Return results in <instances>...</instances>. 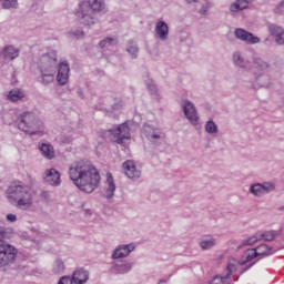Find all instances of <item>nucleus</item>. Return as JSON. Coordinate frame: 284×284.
<instances>
[{"label": "nucleus", "mask_w": 284, "mask_h": 284, "mask_svg": "<svg viewBox=\"0 0 284 284\" xmlns=\"http://www.w3.org/2000/svg\"><path fill=\"white\" fill-rule=\"evenodd\" d=\"M199 0H186V3H196Z\"/></svg>", "instance_id": "49"}, {"label": "nucleus", "mask_w": 284, "mask_h": 284, "mask_svg": "<svg viewBox=\"0 0 284 284\" xmlns=\"http://www.w3.org/2000/svg\"><path fill=\"white\" fill-rule=\"evenodd\" d=\"M255 252H257V256H270V254H274L272 247L267 244H261L255 248Z\"/></svg>", "instance_id": "33"}, {"label": "nucleus", "mask_w": 284, "mask_h": 284, "mask_svg": "<svg viewBox=\"0 0 284 284\" xmlns=\"http://www.w3.org/2000/svg\"><path fill=\"white\" fill-rule=\"evenodd\" d=\"M204 130H205V133L210 134L211 136L219 134V125H216L213 120H209L205 123Z\"/></svg>", "instance_id": "30"}, {"label": "nucleus", "mask_w": 284, "mask_h": 284, "mask_svg": "<svg viewBox=\"0 0 284 284\" xmlns=\"http://www.w3.org/2000/svg\"><path fill=\"white\" fill-rule=\"evenodd\" d=\"M80 3H85L92 12H103L105 10V0H87V2Z\"/></svg>", "instance_id": "23"}, {"label": "nucleus", "mask_w": 284, "mask_h": 284, "mask_svg": "<svg viewBox=\"0 0 284 284\" xmlns=\"http://www.w3.org/2000/svg\"><path fill=\"white\" fill-rule=\"evenodd\" d=\"M6 219L8 223H17V221H19V217H17V214H12V213L7 214Z\"/></svg>", "instance_id": "43"}, {"label": "nucleus", "mask_w": 284, "mask_h": 284, "mask_svg": "<svg viewBox=\"0 0 284 284\" xmlns=\"http://www.w3.org/2000/svg\"><path fill=\"white\" fill-rule=\"evenodd\" d=\"M14 258H17V248L6 242H0V268L6 272L12 266Z\"/></svg>", "instance_id": "8"}, {"label": "nucleus", "mask_w": 284, "mask_h": 284, "mask_svg": "<svg viewBox=\"0 0 284 284\" xmlns=\"http://www.w3.org/2000/svg\"><path fill=\"white\" fill-rule=\"evenodd\" d=\"M40 152L42 156H44V159H49V161L54 158V146L49 142H42L40 144Z\"/></svg>", "instance_id": "26"}, {"label": "nucleus", "mask_w": 284, "mask_h": 284, "mask_svg": "<svg viewBox=\"0 0 284 284\" xmlns=\"http://www.w3.org/2000/svg\"><path fill=\"white\" fill-rule=\"evenodd\" d=\"M18 128L26 134H30L31 136L38 134L39 136H43L45 132V126L43 125V121L37 118V114L33 112H23L18 118Z\"/></svg>", "instance_id": "4"}, {"label": "nucleus", "mask_w": 284, "mask_h": 284, "mask_svg": "<svg viewBox=\"0 0 284 284\" xmlns=\"http://www.w3.org/2000/svg\"><path fill=\"white\" fill-rule=\"evenodd\" d=\"M236 39L240 41H244L248 45H256V43H261V38L255 37L254 34L247 32L245 29L237 28L234 32Z\"/></svg>", "instance_id": "13"}, {"label": "nucleus", "mask_w": 284, "mask_h": 284, "mask_svg": "<svg viewBox=\"0 0 284 284\" xmlns=\"http://www.w3.org/2000/svg\"><path fill=\"white\" fill-rule=\"evenodd\" d=\"M0 2H2V8H4V10H10L11 8H19L18 0H0Z\"/></svg>", "instance_id": "37"}, {"label": "nucleus", "mask_w": 284, "mask_h": 284, "mask_svg": "<svg viewBox=\"0 0 284 284\" xmlns=\"http://www.w3.org/2000/svg\"><path fill=\"white\" fill-rule=\"evenodd\" d=\"M142 134H144L151 143H161L165 140V133L160 129L154 128L152 124H144Z\"/></svg>", "instance_id": "9"}, {"label": "nucleus", "mask_w": 284, "mask_h": 284, "mask_svg": "<svg viewBox=\"0 0 284 284\" xmlns=\"http://www.w3.org/2000/svg\"><path fill=\"white\" fill-rule=\"evenodd\" d=\"M22 99H26V91L23 89L13 88L7 94V101H11V103H17L22 101Z\"/></svg>", "instance_id": "21"}, {"label": "nucleus", "mask_w": 284, "mask_h": 284, "mask_svg": "<svg viewBox=\"0 0 284 284\" xmlns=\"http://www.w3.org/2000/svg\"><path fill=\"white\" fill-rule=\"evenodd\" d=\"M243 265H245V261L241 262L236 258L231 257L226 266V276L231 278L232 274H234V272H239V268L243 267Z\"/></svg>", "instance_id": "22"}, {"label": "nucleus", "mask_w": 284, "mask_h": 284, "mask_svg": "<svg viewBox=\"0 0 284 284\" xmlns=\"http://www.w3.org/2000/svg\"><path fill=\"white\" fill-rule=\"evenodd\" d=\"M275 186L272 182L255 183L250 186V192L253 196H265L270 192H274Z\"/></svg>", "instance_id": "11"}, {"label": "nucleus", "mask_w": 284, "mask_h": 284, "mask_svg": "<svg viewBox=\"0 0 284 284\" xmlns=\"http://www.w3.org/2000/svg\"><path fill=\"white\" fill-rule=\"evenodd\" d=\"M114 192H116V184L114 183V178H112V173H106V182L104 184V196L110 201L113 199Z\"/></svg>", "instance_id": "18"}, {"label": "nucleus", "mask_w": 284, "mask_h": 284, "mask_svg": "<svg viewBox=\"0 0 284 284\" xmlns=\"http://www.w3.org/2000/svg\"><path fill=\"white\" fill-rule=\"evenodd\" d=\"M71 281L73 284H85L90 281V272L84 268H78L73 272Z\"/></svg>", "instance_id": "19"}, {"label": "nucleus", "mask_w": 284, "mask_h": 284, "mask_svg": "<svg viewBox=\"0 0 284 284\" xmlns=\"http://www.w3.org/2000/svg\"><path fill=\"white\" fill-rule=\"evenodd\" d=\"M210 8H212V2L210 1H205L200 10H199V13L202 16V17H207V12H210Z\"/></svg>", "instance_id": "40"}, {"label": "nucleus", "mask_w": 284, "mask_h": 284, "mask_svg": "<svg viewBox=\"0 0 284 284\" xmlns=\"http://www.w3.org/2000/svg\"><path fill=\"white\" fill-rule=\"evenodd\" d=\"M216 245V239L207 235L201 239L200 241V247L202 250H212Z\"/></svg>", "instance_id": "28"}, {"label": "nucleus", "mask_w": 284, "mask_h": 284, "mask_svg": "<svg viewBox=\"0 0 284 284\" xmlns=\"http://www.w3.org/2000/svg\"><path fill=\"white\" fill-rule=\"evenodd\" d=\"M155 37L160 41H168L170 38V27L163 20H160L155 23Z\"/></svg>", "instance_id": "16"}, {"label": "nucleus", "mask_w": 284, "mask_h": 284, "mask_svg": "<svg viewBox=\"0 0 284 284\" xmlns=\"http://www.w3.org/2000/svg\"><path fill=\"white\" fill-rule=\"evenodd\" d=\"M132 270V263H121V264H116L114 263L111 266V272L112 274H128L129 272H131Z\"/></svg>", "instance_id": "25"}, {"label": "nucleus", "mask_w": 284, "mask_h": 284, "mask_svg": "<svg viewBox=\"0 0 284 284\" xmlns=\"http://www.w3.org/2000/svg\"><path fill=\"white\" fill-rule=\"evenodd\" d=\"M250 267H252V264H248V267H247V270H250Z\"/></svg>", "instance_id": "50"}, {"label": "nucleus", "mask_w": 284, "mask_h": 284, "mask_svg": "<svg viewBox=\"0 0 284 284\" xmlns=\"http://www.w3.org/2000/svg\"><path fill=\"white\" fill-rule=\"evenodd\" d=\"M182 110L191 125H199V111H196V106L192 101L184 100L182 102Z\"/></svg>", "instance_id": "10"}, {"label": "nucleus", "mask_w": 284, "mask_h": 284, "mask_svg": "<svg viewBox=\"0 0 284 284\" xmlns=\"http://www.w3.org/2000/svg\"><path fill=\"white\" fill-rule=\"evenodd\" d=\"M44 181L49 183V185L57 187V185H61V173L55 169H48L44 172Z\"/></svg>", "instance_id": "17"}, {"label": "nucleus", "mask_w": 284, "mask_h": 284, "mask_svg": "<svg viewBox=\"0 0 284 284\" xmlns=\"http://www.w3.org/2000/svg\"><path fill=\"white\" fill-rule=\"evenodd\" d=\"M257 234L260 235V241H267V242H272L274 241V239H276V231H265V232H257Z\"/></svg>", "instance_id": "32"}, {"label": "nucleus", "mask_w": 284, "mask_h": 284, "mask_svg": "<svg viewBox=\"0 0 284 284\" xmlns=\"http://www.w3.org/2000/svg\"><path fill=\"white\" fill-rule=\"evenodd\" d=\"M110 141H113V143H119V145H123L125 141H130L131 133H130V122H124L116 128L110 129L106 132Z\"/></svg>", "instance_id": "7"}, {"label": "nucleus", "mask_w": 284, "mask_h": 284, "mask_svg": "<svg viewBox=\"0 0 284 284\" xmlns=\"http://www.w3.org/2000/svg\"><path fill=\"white\" fill-rule=\"evenodd\" d=\"M0 243H6L3 241V229H0Z\"/></svg>", "instance_id": "48"}, {"label": "nucleus", "mask_w": 284, "mask_h": 284, "mask_svg": "<svg viewBox=\"0 0 284 284\" xmlns=\"http://www.w3.org/2000/svg\"><path fill=\"white\" fill-rule=\"evenodd\" d=\"M38 68L41 74L40 82L42 85L54 83V79H57L59 85H65L70 81V62L68 60L58 62L57 51L54 50H49L41 55Z\"/></svg>", "instance_id": "1"}, {"label": "nucleus", "mask_w": 284, "mask_h": 284, "mask_svg": "<svg viewBox=\"0 0 284 284\" xmlns=\"http://www.w3.org/2000/svg\"><path fill=\"white\" fill-rule=\"evenodd\" d=\"M78 97H80V99L85 98V94L83 93V89H81V88L78 89Z\"/></svg>", "instance_id": "46"}, {"label": "nucleus", "mask_w": 284, "mask_h": 284, "mask_svg": "<svg viewBox=\"0 0 284 284\" xmlns=\"http://www.w3.org/2000/svg\"><path fill=\"white\" fill-rule=\"evenodd\" d=\"M134 250H136V244L134 243L119 245L113 251L112 258L113 261L119 258H128V256H130Z\"/></svg>", "instance_id": "12"}, {"label": "nucleus", "mask_w": 284, "mask_h": 284, "mask_svg": "<svg viewBox=\"0 0 284 284\" xmlns=\"http://www.w3.org/2000/svg\"><path fill=\"white\" fill-rule=\"evenodd\" d=\"M123 170L128 179L136 180L141 178V170L136 168V164L132 160H128L123 163Z\"/></svg>", "instance_id": "15"}, {"label": "nucleus", "mask_w": 284, "mask_h": 284, "mask_svg": "<svg viewBox=\"0 0 284 284\" xmlns=\"http://www.w3.org/2000/svg\"><path fill=\"white\" fill-rule=\"evenodd\" d=\"M7 199L14 201L19 210L28 211L34 204L37 193L23 182H13L6 191Z\"/></svg>", "instance_id": "3"}, {"label": "nucleus", "mask_w": 284, "mask_h": 284, "mask_svg": "<svg viewBox=\"0 0 284 284\" xmlns=\"http://www.w3.org/2000/svg\"><path fill=\"white\" fill-rule=\"evenodd\" d=\"M261 241V237L258 235V232H256L254 235L250 236L246 240L242 241L241 247H245L247 245H255V243H258Z\"/></svg>", "instance_id": "34"}, {"label": "nucleus", "mask_w": 284, "mask_h": 284, "mask_svg": "<svg viewBox=\"0 0 284 284\" xmlns=\"http://www.w3.org/2000/svg\"><path fill=\"white\" fill-rule=\"evenodd\" d=\"M250 8V0H236L231 3L230 12L233 17H236L239 12H243V10H247Z\"/></svg>", "instance_id": "20"}, {"label": "nucleus", "mask_w": 284, "mask_h": 284, "mask_svg": "<svg viewBox=\"0 0 284 284\" xmlns=\"http://www.w3.org/2000/svg\"><path fill=\"white\" fill-rule=\"evenodd\" d=\"M253 65L255 70L260 73H255V81L260 88H270L272 85V81H270V63L265 62L261 58H254Z\"/></svg>", "instance_id": "5"}, {"label": "nucleus", "mask_w": 284, "mask_h": 284, "mask_svg": "<svg viewBox=\"0 0 284 284\" xmlns=\"http://www.w3.org/2000/svg\"><path fill=\"white\" fill-rule=\"evenodd\" d=\"M125 51L130 54L131 59H136L139 57V44L134 40H129L126 42Z\"/></svg>", "instance_id": "27"}, {"label": "nucleus", "mask_w": 284, "mask_h": 284, "mask_svg": "<svg viewBox=\"0 0 284 284\" xmlns=\"http://www.w3.org/2000/svg\"><path fill=\"white\" fill-rule=\"evenodd\" d=\"M118 40L116 38H105L103 40L100 41L99 45L100 48H110L112 45H116Z\"/></svg>", "instance_id": "36"}, {"label": "nucleus", "mask_w": 284, "mask_h": 284, "mask_svg": "<svg viewBox=\"0 0 284 284\" xmlns=\"http://www.w3.org/2000/svg\"><path fill=\"white\" fill-rule=\"evenodd\" d=\"M256 256H258V253L256 252V248L247 250V251L244 253V258H245L246 263H251V261H252L253 258H256Z\"/></svg>", "instance_id": "39"}, {"label": "nucleus", "mask_w": 284, "mask_h": 284, "mask_svg": "<svg viewBox=\"0 0 284 284\" xmlns=\"http://www.w3.org/2000/svg\"><path fill=\"white\" fill-rule=\"evenodd\" d=\"M67 37H69V39H83V37H85V33L83 32V30H71L67 33Z\"/></svg>", "instance_id": "38"}, {"label": "nucleus", "mask_w": 284, "mask_h": 284, "mask_svg": "<svg viewBox=\"0 0 284 284\" xmlns=\"http://www.w3.org/2000/svg\"><path fill=\"white\" fill-rule=\"evenodd\" d=\"M75 17L79 19L80 23L85 28H92L99 23L97 18V12L92 11L90 7L85 3H80L78 10L75 11Z\"/></svg>", "instance_id": "6"}, {"label": "nucleus", "mask_w": 284, "mask_h": 284, "mask_svg": "<svg viewBox=\"0 0 284 284\" xmlns=\"http://www.w3.org/2000/svg\"><path fill=\"white\" fill-rule=\"evenodd\" d=\"M61 143H64V144L72 143V138H62Z\"/></svg>", "instance_id": "47"}, {"label": "nucleus", "mask_w": 284, "mask_h": 284, "mask_svg": "<svg viewBox=\"0 0 284 284\" xmlns=\"http://www.w3.org/2000/svg\"><path fill=\"white\" fill-rule=\"evenodd\" d=\"M1 57H3L4 61H14L19 57V49L8 45L2 50Z\"/></svg>", "instance_id": "24"}, {"label": "nucleus", "mask_w": 284, "mask_h": 284, "mask_svg": "<svg viewBox=\"0 0 284 284\" xmlns=\"http://www.w3.org/2000/svg\"><path fill=\"white\" fill-rule=\"evenodd\" d=\"M267 30H268L271 37H274L275 43H277V45H284V29H283V27L275 24V23H268Z\"/></svg>", "instance_id": "14"}, {"label": "nucleus", "mask_w": 284, "mask_h": 284, "mask_svg": "<svg viewBox=\"0 0 284 284\" xmlns=\"http://www.w3.org/2000/svg\"><path fill=\"white\" fill-rule=\"evenodd\" d=\"M69 178L81 192L92 194L101 183L99 171L89 161L73 162L69 168Z\"/></svg>", "instance_id": "2"}, {"label": "nucleus", "mask_w": 284, "mask_h": 284, "mask_svg": "<svg viewBox=\"0 0 284 284\" xmlns=\"http://www.w3.org/2000/svg\"><path fill=\"white\" fill-rule=\"evenodd\" d=\"M52 272L53 274H63V272H65V263H63V260L55 258L52 265Z\"/></svg>", "instance_id": "31"}, {"label": "nucleus", "mask_w": 284, "mask_h": 284, "mask_svg": "<svg viewBox=\"0 0 284 284\" xmlns=\"http://www.w3.org/2000/svg\"><path fill=\"white\" fill-rule=\"evenodd\" d=\"M121 108H123V102L118 101L112 105V112H119V110H121Z\"/></svg>", "instance_id": "45"}, {"label": "nucleus", "mask_w": 284, "mask_h": 284, "mask_svg": "<svg viewBox=\"0 0 284 284\" xmlns=\"http://www.w3.org/2000/svg\"><path fill=\"white\" fill-rule=\"evenodd\" d=\"M145 83H146V88L151 92V94H156L158 89H156V84H154V81H152L151 79H148V80H145Z\"/></svg>", "instance_id": "41"}, {"label": "nucleus", "mask_w": 284, "mask_h": 284, "mask_svg": "<svg viewBox=\"0 0 284 284\" xmlns=\"http://www.w3.org/2000/svg\"><path fill=\"white\" fill-rule=\"evenodd\" d=\"M275 14H284V1H282L276 8H275Z\"/></svg>", "instance_id": "44"}, {"label": "nucleus", "mask_w": 284, "mask_h": 284, "mask_svg": "<svg viewBox=\"0 0 284 284\" xmlns=\"http://www.w3.org/2000/svg\"><path fill=\"white\" fill-rule=\"evenodd\" d=\"M233 63L236 68H247V61L239 51L233 53Z\"/></svg>", "instance_id": "29"}, {"label": "nucleus", "mask_w": 284, "mask_h": 284, "mask_svg": "<svg viewBox=\"0 0 284 284\" xmlns=\"http://www.w3.org/2000/svg\"><path fill=\"white\" fill-rule=\"evenodd\" d=\"M211 284H230L229 275H215L211 282Z\"/></svg>", "instance_id": "35"}, {"label": "nucleus", "mask_w": 284, "mask_h": 284, "mask_svg": "<svg viewBox=\"0 0 284 284\" xmlns=\"http://www.w3.org/2000/svg\"><path fill=\"white\" fill-rule=\"evenodd\" d=\"M58 284H74V283L72 282V277L64 275L60 277V280L58 281Z\"/></svg>", "instance_id": "42"}]
</instances>
